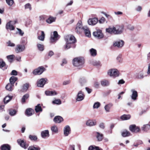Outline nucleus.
Wrapping results in <instances>:
<instances>
[{"mask_svg":"<svg viewBox=\"0 0 150 150\" xmlns=\"http://www.w3.org/2000/svg\"><path fill=\"white\" fill-rule=\"evenodd\" d=\"M84 97L85 95L81 91H80L78 93L76 100L78 101H81L84 99Z\"/></svg>","mask_w":150,"mask_h":150,"instance_id":"16","label":"nucleus"},{"mask_svg":"<svg viewBox=\"0 0 150 150\" xmlns=\"http://www.w3.org/2000/svg\"><path fill=\"white\" fill-rule=\"evenodd\" d=\"M16 22L13 21H10L7 23L6 25V28L7 29H9L10 30H14L15 28L13 25L15 24Z\"/></svg>","mask_w":150,"mask_h":150,"instance_id":"12","label":"nucleus"},{"mask_svg":"<svg viewBox=\"0 0 150 150\" xmlns=\"http://www.w3.org/2000/svg\"><path fill=\"white\" fill-rule=\"evenodd\" d=\"M41 136L44 139H46L49 137V131L48 130L42 131L41 132Z\"/></svg>","mask_w":150,"mask_h":150,"instance_id":"19","label":"nucleus"},{"mask_svg":"<svg viewBox=\"0 0 150 150\" xmlns=\"http://www.w3.org/2000/svg\"><path fill=\"white\" fill-rule=\"evenodd\" d=\"M86 124L88 126H92L95 125L96 124V122L95 121L88 120L86 122Z\"/></svg>","mask_w":150,"mask_h":150,"instance_id":"24","label":"nucleus"},{"mask_svg":"<svg viewBox=\"0 0 150 150\" xmlns=\"http://www.w3.org/2000/svg\"><path fill=\"white\" fill-rule=\"evenodd\" d=\"M29 95L27 93L24 95L23 96L21 99V102L23 103H24L25 102L26 100L28 99L29 97Z\"/></svg>","mask_w":150,"mask_h":150,"instance_id":"35","label":"nucleus"},{"mask_svg":"<svg viewBox=\"0 0 150 150\" xmlns=\"http://www.w3.org/2000/svg\"><path fill=\"white\" fill-rule=\"evenodd\" d=\"M16 113V111L15 110H9V113L11 116H14Z\"/></svg>","mask_w":150,"mask_h":150,"instance_id":"48","label":"nucleus"},{"mask_svg":"<svg viewBox=\"0 0 150 150\" xmlns=\"http://www.w3.org/2000/svg\"><path fill=\"white\" fill-rule=\"evenodd\" d=\"M100 85L99 82L97 81H95L94 84V86L96 88H98L99 87Z\"/></svg>","mask_w":150,"mask_h":150,"instance_id":"55","label":"nucleus"},{"mask_svg":"<svg viewBox=\"0 0 150 150\" xmlns=\"http://www.w3.org/2000/svg\"><path fill=\"white\" fill-rule=\"evenodd\" d=\"M51 96H53L56 95H57L58 93L54 91H51Z\"/></svg>","mask_w":150,"mask_h":150,"instance_id":"64","label":"nucleus"},{"mask_svg":"<svg viewBox=\"0 0 150 150\" xmlns=\"http://www.w3.org/2000/svg\"><path fill=\"white\" fill-rule=\"evenodd\" d=\"M63 118L59 116H55L53 119L54 121L56 123H60L63 121Z\"/></svg>","mask_w":150,"mask_h":150,"instance_id":"21","label":"nucleus"},{"mask_svg":"<svg viewBox=\"0 0 150 150\" xmlns=\"http://www.w3.org/2000/svg\"><path fill=\"white\" fill-rule=\"evenodd\" d=\"M71 82L70 80H67L64 81L63 82L62 84L64 85H66L69 84Z\"/></svg>","mask_w":150,"mask_h":150,"instance_id":"58","label":"nucleus"},{"mask_svg":"<svg viewBox=\"0 0 150 150\" xmlns=\"http://www.w3.org/2000/svg\"><path fill=\"white\" fill-rule=\"evenodd\" d=\"M98 21V20L97 18H94L89 19L88 21V23L89 25H96Z\"/></svg>","mask_w":150,"mask_h":150,"instance_id":"17","label":"nucleus"},{"mask_svg":"<svg viewBox=\"0 0 150 150\" xmlns=\"http://www.w3.org/2000/svg\"><path fill=\"white\" fill-rule=\"evenodd\" d=\"M60 38V36L56 31H54L52 34H51L50 42L53 43L56 42Z\"/></svg>","mask_w":150,"mask_h":150,"instance_id":"5","label":"nucleus"},{"mask_svg":"<svg viewBox=\"0 0 150 150\" xmlns=\"http://www.w3.org/2000/svg\"><path fill=\"white\" fill-rule=\"evenodd\" d=\"M53 104L57 105H60L61 104L62 102L59 99H56L52 101Z\"/></svg>","mask_w":150,"mask_h":150,"instance_id":"46","label":"nucleus"},{"mask_svg":"<svg viewBox=\"0 0 150 150\" xmlns=\"http://www.w3.org/2000/svg\"><path fill=\"white\" fill-rule=\"evenodd\" d=\"M21 43L23 44H26L27 43V38L24 37L22 38Z\"/></svg>","mask_w":150,"mask_h":150,"instance_id":"49","label":"nucleus"},{"mask_svg":"<svg viewBox=\"0 0 150 150\" xmlns=\"http://www.w3.org/2000/svg\"><path fill=\"white\" fill-rule=\"evenodd\" d=\"M40 148L39 147H35L34 146H30L28 149V150H40Z\"/></svg>","mask_w":150,"mask_h":150,"instance_id":"51","label":"nucleus"},{"mask_svg":"<svg viewBox=\"0 0 150 150\" xmlns=\"http://www.w3.org/2000/svg\"><path fill=\"white\" fill-rule=\"evenodd\" d=\"M29 138L32 141H37L38 138L35 135H30L29 136Z\"/></svg>","mask_w":150,"mask_h":150,"instance_id":"44","label":"nucleus"},{"mask_svg":"<svg viewBox=\"0 0 150 150\" xmlns=\"http://www.w3.org/2000/svg\"><path fill=\"white\" fill-rule=\"evenodd\" d=\"M17 29L18 31L17 33H18L21 36H23L24 34V32L22 31L21 29L18 28H17Z\"/></svg>","mask_w":150,"mask_h":150,"instance_id":"56","label":"nucleus"},{"mask_svg":"<svg viewBox=\"0 0 150 150\" xmlns=\"http://www.w3.org/2000/svg\"><path fill=\"white\" fill-rule=\"evenodd\" d=\"M25 49V46L24 45L18 44L16 46L15 50L17 53H19L24 51Z\"/></svg>","mask_w":150,"mask_h":150,"instance_id":"10","label":"nucleus"},{"mask_svg":"<svg viewBox=\"0 0 150 150\" xmlns=\"http://www.w3.org/2000/svg\"><path fill=\"white\" fill-rule=\"evenodd\" d=\"M130 117V115H124L121 117L120 118L122 120H126L129 119Z\"/></svg>","mask_w":150,"mask_h":150,"instance_id":"36","label":"nucleus"},{"mask_svg":"<svg viewBox=\"0 0 150 150\" xmlns=\"http://www.w3.org/2000/svg\"><path fill=\"white\" fill-rule=\"evenodd\" d=\"M96 133L97 134L96 137L98 140L99 141H101L103 139V135L98 132H96Z\"/></svg>","mask_w":150,"mask_h":150,"instance_id":"33","label":"nucleus"},{"mask_svg":"<svg viewBox=\"0 0 150 150\" xmlns=\"http://www.w3.org/2000/svg\"><path fill=\"white\" fill-rule=\"evenodd\" d=\"M1 150H10V146L8 144H4L1 146Z\"/></svg>","mask_w":150,"mask_h":150,"instance_id":"28","label":"nucleus"},{"mask_svg":"<svg viewBox=\"0 0 150 150\" xmlns=\"http://www.w3.org/2000/svg\"><path fill=\"white\" fill-rule=\"evenodd\" d=\"M92 64L94 66H99L100 65V62L99 61H94L92 62Z\"/></svg>","mask_w":150,"mask_h":150,"instance_id":"52","label":"nucleus"},{"mask_svg":"<svg viewBox=\"0 0 150 150\" xmlns=\"http://www.w3.org/2000/svg\"><path fill=\"white\" fill-rule=\"evenodd\" d=\"M37 47L38 50L40 51H42L44 50V46L42 44H38Z\"/></svg>","mask_w":150,"mask_h":150,"instance_id":"41","label":"nucleus"},{"mask_svg":"<svg viewBox=\"0 0 150 150\" xmlns=\"http://www.w3.org/2000/svg\"><path fill=\"white\" fill-rule=\"evenodd\" d=\"M56 17L50 16L46 20V22L49 24H50L52 23L55 21L56 19Z\"/></svg>","mask_w":150,"mask_h":150,"instance_id":"27","label":"nucleus"},{"mask_svg":"<svg viewBox=\"0 0 150 150\" xmlns=\"http://www.w3.org/2000/svg\"><path fill=\"white\" fill-rule=\"evenodd\" d=\"M105 18L103 17H102L99 20V22L100 23H103L105 22Z\"/></svg>","mask_w":150,"mask_h":150,"instance_id":"61","label":"nucleus"},{"mask_svg":"<svg viewBox=\"0 0 150 150\" xmlns=\"http://www.w3.org/2000/svg\"><path fill=\"white\" fill-rule=\"evenodd\" d=\"M14 86V84L11 83H8L6 86V89L8 91H11L13 90V87Z\"/></svg>","mask_w":150,"mask_h":150,"instance_id":"31","label":"nucleus"},{"mask_svg":"<svg viewBox=\"0 0 150 150\" xmlns=\"http://www.w3.org/2000/svg\"><path fill=\"white\" fill-rule=\"evenodd\" d=\"M17 80V78L14 76H12L9 79L10 83L12 84H14V83H15L16 81Z\"/></svg>","mask_w":150,"mask_h":150,"instance_id":"37","label":"nucleus"},{"mask_svg":"<svg viewBox=\"0 0 150 150\" xmlns=\"http://www.w3.org/2000/svg\"><path fill=\"white\" fill-rule=\"evenodd\" d=\"M25 8L26 9H29L30 10L31 9V5L29 3L26 4L25 6Z\"/></svg>","mask_w":150,"mask_h":150,"instance_id":"54","label":"nucleus"},{"mask_svg":"<svg viewBox=\"0 0 150 150\" xmlns=\"http://www.w3.org/2000/svg\"><path fill=\"white\" fill-rule=\"evenodd\" d=\"M17 141L20 146L25 149H26L28 146V145L23 140L19 139L17 140Z\"/></svg>","mask_w":150,"mask_h":150,"instance_id":"11","label":"nucleus"},{"mask_svg":"<svg viewBox=\"0 0 150 150\" xmlns=\"http://www.w3.org/2000/svg\"><path fill=\"white\" fill-rule=\"evenodd\" d=\"M83 30H84L85 35L86 36L88 37H91V33L88 28L86 26H85L83 28Z\"/></svg>","mask_w":150,"mask_h":150,"instance_id":"23","label":"nucleus"},{"mask_svg":"<svg viewBox=\"0 0 150 150\" xmlns=\"http://www.w3.org/2000/svg\"><path fill=\"white\" fill-rule=\"evenodd\" d=\"M93 35L94 37L99 39H102L104 37V35L100 29H97L96 31L94 32Z\"/></svg>","mask_w":150,"mask_h":150,"instance_id":"7","label":"nucleus"},{"mask_svg":"<svg viewBox=\"0 0 150 150\" xmlns=\"http://www.w3.org/2000/svg\"><path fill=\"white\" fill-rule=\"evenodd\" d=\"M100 83L101 86L103 87L108 86L110 84L109 81L106 79H103L100 82Z\"/></svg>","mask_w":150,"mask_h":150,"instance_id":"20","label":"nucleus"},{"mask_svg":"<svg viewBox=\"0 0 150 150\" xmlns=\"http://www.w3.org/2000/svg\"><path fill=\"white\" fill-rule=\"evenodd\" d=\"M100 103L99 102H96L93 105V108H98L100 106Z\"/></svg>","mask_w":150,"mask_h":150,"instance_id":"50","label":"nucleus"},{"mask_svg":"<svg viewBox=\"0 0 150 150\" xmlns=\"http://www.w3.org/2000/svg\"><path fill=\"white\" fill-rule=\"evenodd\" d=\"M33 111V109L29 108L26 110L25 113L28 116H30L32 115Z\"/></svg>","mask_w":150,"mask_h":150,"instance_id":"26","label":"nucleus"},{"mask_svg":"<svg viewBox=\"0 0 150 150\" xmlns=\"http://www.w3.org/2000/svg\"><path fill=\"white\" fill-rule=\"evenodd\" d=\"M116 59L118 62H122L121 55H119L117 57Z\"/></svg>","mask_w":150,"mask_h":150,"instance_id":"63","label":"nucleus"},{"mask_svg":"<svg viewBox=\"0 0 150 150\" xmlns=\"http://www.w3.org/2000/svg\"><path fill=\"white\" fill-rule=\"evenodd\" d=\"M29 87V84L28 83H25L23 86V89L24 91H26Z\"/></svg>","mask_w":150,"mask_h":150,"instance_id":"53","label":"nucleus"},{"mask_svg":"<svg viewBox=\"0 0 150 150\" xmlns=\"http://www.w3.org/2000/svg\"><path fill=\"white\" fill-rule=\"evenodd\" d=\"M47 81V79L46 78H42L38 80L37 82V86L43 87Z\"/></svg>","mask_w":150,"mask_h":150,"instance_id":"9","label":"nucleus"},{"mask_svg":"<svg viewBox=\"0 0 150 150\" xmlns=\"http://www.w3.org/2000/svg\"><path fill=\"white\" fill-rule=\"evenodd\" d=\"M46 70V69L43 66H40L34 70L33 74L34 75H40Z\"/></svg>","mask_w":150,"mask_h":150,"instance_id":"6","label":"nucleus"},{"mask_svg":"<svg viewBox=\"0 0 150 150\" xmlns=\"http://www.w3.org/2000/svg\"><path fill=\"white\" fill-rule=\"evenodd\" d=\"M6 3L10 6H11L14 3L13 0H6Z\"/></svg>","mask_w":150,"mask_h":150,"instance_id":"47","label":"nucleus"},{"mask_svg":"<svg viewBox=\"0 0 150 150\" xmlns=\"http://www.w3.org/2000/svg\"><path fill=\"white\" fill-rule=\"evenodd\" d=\"M113 106V104L110 103L106 105L104 107V109L106 112H109L110 111V108Z\"/></svg>","mask_w":150,"mask_h":150,"instance_id":"22","label":"nucleus"},{"mask_svg":"<svg viewBox=\"0 0 150 150\" xmlns=\"http://www.w3.org/2000/svg\"><path fill=\"white\" fill-rule=\"evenodd\" d=\"M121 134L122 136L125 137L129 136L130 135V133L129 131L125 130L122 132Z\"/></svg>","mask_w":150,"mask_h":150,"instance_id":"30","label":"nucleus"},{"mask_svg":"<svg viewBox=\"0 0 150 150\" xmlns=\"http://www.w3.org/2000/svg\"><path fill=\"white\" fill-rule=\"evenodd\" d=\"M14 58H15V56L13 54L8 55L7 56V59L10 62H12L13 59Z\"/></svg>","mask_w":150,"mask_h":150,"instance_id":"43","label":"nucleus"},{"mask_svg":"<svg viewBox=\"0 0 150 150\" xmlns=\"http://www.w3.org/2000/svg\"><path fill=\"white\" fill-rule=\"evenodd\" d=\"M149 126V125H144L142 127V129L144 131H147L146 128Z\"/></svg>","mask_w":150,"mask_h":150,"instance_id":"60","label":"nucleus"},{"mask_svg":"<svg viewBox=\"0 0 150 150\" xmlns=\"http://www.w3.org/2000/svg\"><path fill=\"white\" fill-rule=\"evenodd\" d=\"M82 24V22L79 21L76 25L75 30L76 32L77 33L80 34L83 30V28L85 26L83 27Z\"/></svg>","mask_w":150,"mask_h":150,"instance_id":"8","label":"nucleus"},{"mask_svg":"<svg viewBox=\"0 0 150 150\" xmlns=\"http://www.w3.org/2000/svg\"><path fill=\"white\" fill-rule=\"evenodd\" d=\"M135 76L136 78L138 79H142L144 77L143 74L142 72L135 74Z\"/></svg>","mask_w":150,"mask_h":150,"instance_id":"32","label":"nucleus"},{"mask_svg":"<svg viewBox=\"0 0 150 150\" xmlns=\"http://www.w3.org/2000/svg\"><path fill=\"white\" fill-rule=\"evenodd\" d=\"M84 63V60L81 57H77L74 58L73 60V65L79 68H82Z\"/></svg>","mask_w":150,"mask_h":150,"instance_id":"3","label":"nucleus"},{"mask_svg":"<svg viewBox=\"0 0 150 150\" xmlns=\"http://www.w3.org/2000/svg\"><path fill=\"white\" fill-rule=\"evenodd\" d=\"M11 74L15 76L17 75V72L15 70H13L12 71Z\"/></svg>","mask_w":150,"mask_h":150,"instance_id":"62","label":"nucleus"},{"mask_svg":"<svg viewBox=\"0 0 150 150\" xmlns=\"http://www.w3.org/2000/svg\"><path fill=\"white\" fill-rule=\"evenodd\" d=\"M7 67L5 65V63L3 61V60L2 59H0V68H2L3 70H4L7 69Z\"/></svg>","mask_w":150,"mask_h":150,"instance_id":"29","label":"nucleus"},{"mask_svg":"<svg viewBox=\"0 0 150 150\" xmlns=\"http://www.w3.org/2000/svg\"><path fill=\"white\" fill-rule=\"evenodd\" d=\"M35 110L37 112L42 111V110L40 104H38L37 105L35 106Z\"/></svg>","mask_w":150,"mask_h":150,"instance_id":"42","label":"nucleus"},{"mask_svg":"<svg viewBox=\"0 0 150 150\" xmlns=\"http://www.w3.org/2000/svg\"><path fill=\"white\" fill-rule=\"evenodd\" d=\"M8 46L10 47H14L15 46V44L13 43L12 42L10 41H9L8 42H7Z\"/></svg>","mask_w":150,"mask_h":150,"instance_id":"59","label":"nucleus"},{"mask_svg":"<svg viewBox=\"0 0 150 150\" xmlns=\"http://www.w3.org/2000/svg\"><path fill=\"white\" fill-rule=\"evenodd\" d=\"M64 134L65 136H68L71 133V129L69 125L66 126L63 129Z\"/></svg>","mask_w":150,"mask_h":150,"instance_id":"15","label":"nucleus"},{"mask_svg":"<svg viewBox=\"0 0 150 150\" xmlns=\"http://www.w3.org/2000/svg\"><path fill=\"white\" fill-rule=\"evenodd\" d=\"M79 82L81 86L85 84L87 82V80L84 77L81 78L79 79Z\"/></svg>","mask_w":150,"mask_h":150,"instance_id":"34","label":"nucleus"},{"mask_svg":"<svg viewBox=\"0 0 150 150\" xmlns=\"http://www.w3.org/2000/svg\"><path fill=\"white\" fill-rule=\"evenodd\" d=\"M88 150H100L98 147L91 146L88 149Z\"/></svg>","mask_w":150,"mask_h":150,"instance_id":"45","label":"nucleus"},{"mask_svg":"<svg viewBox=\"0 0 150 150\" xmlns=\"http://www.w3.org/2000/svg\"><path fill=\"white\" fill-rule=\"evenodd\" d=\"M124 30L122 25H116L115 27H109L106 29V31L111 34L118 35L121 34Z\"/></svg>","mask_w":150,"mask_h":150,"instance_id":"1","label":"nucleus"},{"mask_svg":"<svg viewBox=\"0 0 150 150\" xmlns=\"http://www.w3.org/2000/svg\"><path fill=\"white\" fill-rule=\"evenodd\" d=\"M12 98V96H7L4 99V101L5 103H7L11 100Z\"/></svg>","mask_w":150,"mask_h":150,"instance_id":"39","label":"nucleus"},{"mask_svg":"<svg viewBox=\"0 0 150 150\" xmlns=\"http://www.w3.org/2000/svg\"><path fill=\"white\" fill-rule=\"evenodd\" d=\"M132 94L131 96V97L132 100L134 101L137 99L138 97V93L137 91L134 89H132L131 91Z\"/></svg>","mask_w":150,"mask_h":150,"instance_id":"14","label":"nucleus"},{"mask_svg":"<svg viewBox=\"0 0 150 150\" xmlns=\"http://www.w3.org/2000/svg\"><path fill=\"white\" fill-rule=\"evenodd\" d=\"M129 129L132 132L135 133L139 132L140 130L139 128L135 125H130L129 127Z\"/></svg>","mask_w":150,"mask_h":150,"instance_id":"13","label":"nucleus"},{"mask_svg":"<svg viewBox=\"0 0 150 150\" xmlns=\"http://www.w3.org/2000/svg\"><path fill=\"white\" fill-rule=\"evenodd\" d=\"M41 32V34L39 35L38 37V38L40 40L43 41L44 40L45 37V34L43 31H40Z\"/></svg>","mask_w":150,"mask_h":150,"instance_id":"25","label":"nucleus"},{"mask_svg":"<svg viewBox=\"0 0 150 150\" xmlns=\"http://www.w3.org/2000/svg\"><path fill=\"white\" fill-rule=\"evenodd\" d=\"M90 52L91 55L92 56H95L96 55V50L93 48H91L90 50Z\"/></svg>","mask_w":150,"mask_h":150,"instance_id":"38","label":"nucleus"},{"mask_svg":"<svg viewBox=\"0 0 150 150\" xmlns=\"http://www.w3.org/2000/svg\"><path fill=\"white\" fill-rule=\"evenodd\" d=\"M66 42V44L64 46V48L65 50H67L71 47L70 44L75 43L76 40L74 36L71 35H66L65 38Z\"/></svg>","mask_w":150,"mask_h":150,"instance_id":"2","label":"nucleus"},{"mask_svg":"<svg viewBox=\"0 0 150 150\" xmlns=\"http://www.w3.org/2000/svg\"><path fill=\"white\" fill-rule=\"evenodd\" d=\"M102 13L105 15L106 17L108 19H111L112 18V17L109 14H108L105 12H103Z\"/></svg>","mask_w":150,"mask_h":150,"instance_id":"57","label":"nucleus"},{"mask_svg":"<svg viewBox=\"0 0 150 150\" xmlns=\"http://www.w3.org/2000/svg\"><path fill=\"white\" fill-rule=\"evenodd\" d=\"M51 130L52 132L54 133H57L58 130L57 127L56 125H54L52 126L51 128Z\"/></svg>","mask_w":150,"mask_h":150,"instance_id":"40","label":"nucleus"},{"mask_svg":"<svg viewBox=\"0 0 150 150\" xmlns=\"http://www.w3.org/2000/svg\"><path fill=\"white\" fill-rule=\"evenodd\" d=\"M108 74L110 76L115 77L119 76L118 71L116 69H111L108 70Z\"/></svg>","mask_w":150,"mask_h":150,"instance_id":"4","label":"nucleus"},{"mask_svg":"<svg viewBox=\"0 0 150 150\" xmlns=\"http://www.w3.org/2000/svg\"><path fill=\"white\" fill-rule=\"evenodd\" d=\"M124 44V42L122 40L117 41L113 43V45L114 47H122Z\"/></svg>","mask_w":150,"mask_h":150,"instance_id":"18","label":"nucleus"}]
</instances>
